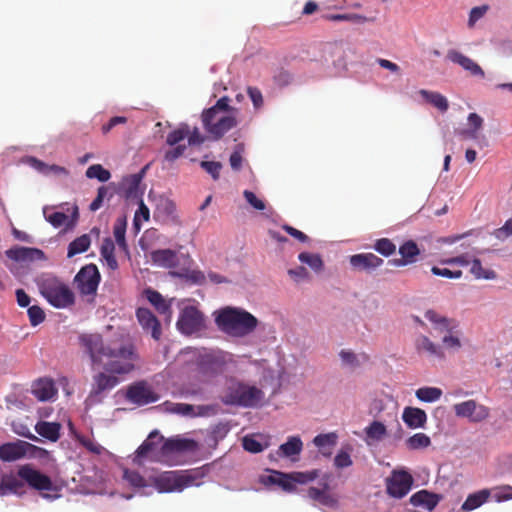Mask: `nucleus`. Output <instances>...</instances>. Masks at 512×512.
<instances>
[{
  "label": "nucleus",
  "instance_id": "58",
  "mask_svg": "<svg viewBox=\"0 0 512 512\" xmlns=\"http://www.w3.org/2000/svg\"><path fill=\"white\" fill-rule=\"evenodd\" d=\"M201 168H203L208 174L212 176L214 180H218L220 177V171L222 169V164L217 161H202L200 163Z\"/></svg>",
  "mask_w": 512,
  "mask_h": 512
},
{
  "label": "nucleus",
  "instance_id": "20",
  "mask_svg": "<svg viewBox=\"0 0 512 512\" xmlns=\"http://www.w3.org/2000/svg\"><path fill=\"white\" fill-rule=\"evenodd\" d=\"M136 317L143 330L150 332L153 339L159 340L161 338V324L149 309L138 308Z\"/></svg>",
  "mask_w": 512,
  "mask_h": 512
},
{
  "label": "nucleus",
  "instance_id": "7",
  "mask_svg": "<svg viewBox=\"0 0 512 512\" xmlns=\"http://www.w3.org/2000/svg\"><path fill=\"white\" fill-rule=\"evenodd\" d=\"M321 62L333 76L347 70V46L343 41L325 43L321 49Z\"/></svg>",
  "mask_w": 512,
  "mask_h": 512
},
{
  "label": "nucleus",
  "instance_id": "10",
  "mask_svg": "<svg viewBox=\"0 0 512 512\" xmlns=\"http://www.w3.org/2000/svg\"><path fill=\"white\" fill-rule=\"evenodd\" d=\"M176 326L184 335L200 332L205 327L204 315L196 307L186 306L181 310Z\"/></svg>",
  "mask_w": 512,
  "mask_h": 512
},
{
  "label": "nucleus",
  "instance_id": "11",
  "mask_svg": "<svg viewBox=\"0 0 512 512\" xmlns=\"http://www.w3.org/2000/svg\"><path fill=\"white\" fill-rule=\"evenodd\" d=\"M101 280L100 272L95 264L83 266L74 278V284L82 295H94Z\"/></svg>",
  "mask_w": 512,
  "mask_h": 512
},
{
  "label": "nucleus",
  "instance_id": "33",
  "mask_svg": "<svg viewBox=\"0 0 512 512\" xmlns=\"http://www.w3.org/2000/svg\"><path fill=\"white\" fill-rule=\"evenodd\" d=\"M415 347L419 353L426 352L430 356H435L440 359H443L445 357V354L442 351V349L425 335H420L419 337H417L415 341Z\"/></svg>",
  "mask_w": 512,
  "mask_h": 512
},
{
  "label": "nucleus",
  "instance_id": "49",
  "mask_svg": "<svg viewBox=\"0 0 512 512\" xmlns=\"http://www.w3.org/2000/svg\"><path fill=\"white\" fill-rule=\"evenodd\" d=\"M298 259L300 262L309 265L315 271H320L323 267V261L318 254L302 252L299 254Z\"/></svg>",
  "mask_w": 512,
  "mask_h": 512
},
{
  "label": "nucleus",
  "instance_id": "51",
  "mask_svg": "<svg viewBox=\"0 0 512 512\" xmlns=\"http://www.w3.org/2000/svg\"><path fill=\"white\" fill-rule=\"evenodd\" d=\"M470 271L477 279H494L496 277L495 272L493 270H485L482 267L481 261L477 258L472 261Z\"/></svg>",
  "mask_w": 512,
  "mask_h": 512
},
{
  "label": "nucleus",
  "instance_id": "32",
  "mask_svg": "<svg viewBox=\"0 0 512 512\" xmlns=\"http://www.w3.org/2000/svg\"><path fill=\"white\" fill-rule=\"evenodd\" d=\"M303 449V442L299 436H290L279 446L277 454L281 457L291 458L299 455Z\"/></svg>",
  "mask_w": 512,
  "mask_h": 512
},
{
  "label": "nucleus",
  "instance_id": "2",
  "mask_svg": "<svg viewBox=\"0 0 512 512\" xmlns=\"http://www.w3.org/2000/svg\"><path fill=\"white\" fill-rule=\"evenodd\" d=\"M215 323L229 336L245 337L256 329L258 319L244 309L228 306L215 312Z\"/></svg>",
  "mask_w": 512,
  "mask_h": 512
},
{
  "label": "nucleus",
  "instance_id": "50",
  "mask_svg": "<svg viewBox=\"0 0 512 512\" xmlns=\"http://www.w3.org/2000/svg\"><path fill=\"white\" fill-rule=\"evenodd\" d=\"M156 211L165 217H174L176 213V205L169 198H160L157 203Z\"/></svg>",
  "mask_w": 512,
  "mask_h": 512
},
{
  "label": "nucleus",
  "instance_id": "44",
  "mask_svg": "<svg viewBox=\"0 0 512 512\" xmlns=\"http://www.w3.org/2000/svg\"><path fill=\"white\" fill-rule=\"evenodd\" d=\"M326 20L337 22V21H349L354 23H365L367 21L373 20L372 18H367L366 16L355 14V13H347V14H330L324 16Z\"/></svg>",
  "mask_w": 512,
  "mask_h": 512
},
{
  "label": "nucleus",
  "instance_id": "17",
  "mask_svg": "<svg viewBox=\"0 0 512 512\" xmlns=\"http://www.w3.org/2000/svg\"><path fill=\"white\" fill-rule=\"evenodd\" d=\"M117 375L118 374H110L105 370L95 374L93 376V384L89 393V398L98 400L104 392L109 391L117 386L119 383Z\"/></svg>",
  "mask_w": 512,
  "mask_h": 512
},
{
  "label": "nucleus",
  "instance_id": "42",
  "mask_svg": "<svg viewBox=\"0 0 512 512\" xmlns=\"http://www.w3.org/2000/svg\"><path fill=\"white\" fill-rule=\"evenodd\" d=\"M431 445V439L425 433H416L406 440V446L410 450L427 448Z\"/></svg>",
  "mask_w": 512,
  "mask_h": 512
},
{
  "label": "nucleus",
  "instance_id": "55",
  "mask_svg": "<svg viewBox=\"0 0 512 512\" xmlns=\"http://www.w3.org/2000/svg\"><path fill=\"white\" fill-rule=\"evenodd\" d=\"M178 276L198 285H203L206 281L205 274L200 270H186L185 272L178 274Z\"/></svg>",
  "mask_w": 512,
  "mask_h": 512
},
{
  "label": "nucleus",
  "instance_id": "14",
  "mask_svg": "<svg viewBox=\"0 0 512 512\" xmlns=\"http://www.w3.org/2000/svg\"><path fill=\"white\" fill-rule=\"evenodd\" d=\"M17 474L31 488L37 491L42 492L54 490V484L51 478L28 464L21 466L18 469Z\"/></svg>",
  "mask_w": 512,
  "mask_h": 512
},
{
  "label": "nucleus",
  "instance_id": "28",
  "mask_svg": "<svg viewBox=\"0 0 512 512\" xmlns=\"http://www.w3.org/2000/svg\"><path fill=\"white\" fill-rule=\"evenodd\" d=\"M25 489L24 480L15 475H4L0 481V496L22 494Z\"/></svg>",
  "mask_w": 512,
  "mask_h": 512
},
{
  "label": "nucleus",
  "instance_id": "15",
  "mask_svg": "<svg viewBox=\"0 0 512 512\" xmlns=\"http://www.w3.org/2000/svg\"><path fill=\"white\" fill-rule=\"evenodd\" d=\"M126 399L131 403L142 406L158 401L159 396L146 381L141 380L128 386Z\"/></svg>",
  "mask_w": 512,
  "mask_h": 512
},
{
  "label": "nucleus",
  "instance_id": "29",
  "mask_svg": "<svg viewBox=\"0 0 512 512\" xmlns=\"http://www.w3.org/2000/svg\"><path fill=\"white\" fill-rule=\"evenodd\" d=\"M33 395L40 401H47L57 393L54 382L51 379H39L33 384Z\"/></svg>",
  "mask_w": 512,
  "mask_h": 512
},
{
  "label": "nucleus",
  "instance_id": "64",
  "mask_svg": "<svg viewBox=\"0 0 512 512\" xmlns=\"http://www.w3.org/2000/svg\"><path fill=\"white\" fill-rule=\"evenodd\" d=\"M443 345L452 350H459L461 348V341L460 338L457 335H454L453 333H448L444 335L442 338Z\"/></svg>",
  "mask_w": 512,
  "mask_h": 512
},
{
  "label": "nucleus",
  "instance_id": "41",
  "mask_svg": "<svg viewBox=\"0 0 512 512\" xmlns=\"http://www.w3.org/2000/svg\"><path fill=\"white\" fill-rule=\"evenodd\" d=\"M415 394L420 401L431 403L441 398L442 390L437 387H421Z\"/></svg>",
  "mask_w": 512,
  "mask_h": 512
},
{
  "label": "nucleus",
  "instance_id": "47",
  "mask_svg": "<svg viewBox=\"0 0 512 512\" xmlns=\"http://www.w3.org/2000/svg\"><path fill=\"white\" fill-rule=\"evenodd\" d=\"M373 248L384 257H389L396 252V245L388 238L377 239Z\"/></svg>",
  "mask_w": 512,
  "mask_h": 512
},
{
  "label": "nucleus",
  "instance_id": "13",
  "mask_svg": "<svg viewBox=\"0 0 512 512\" xmlns=\"http://www.w3.org/2000/svg\"><path fill=\"white\" fill-rule=\"evenodd\" d=\"M413 485V477L410 473L404 470L393 471L391 476L386 479L387 493L394 497L401 499L406 496Z\"/></svg>",
  "mask_w": 512,
  "mask_h": 512
},
{
  "label": "nucleus",
  "instance_id": "36",
  "mask_svg": "<svg viewBox=\"0 0 512 512\" xmlns=\"http://www.w3.org/2000/svg\"><path fill=\"white\" fill-rule=\"evenodd\" d=\"M90 245L91 238L88 234L77 237L68 245L67 257L72 258L77 254L86 252Z\"/></svg>",
  "mask_w": 512,
  "mask_h": 512
},
{
  "label": "nucleus",
  "instance_id": "56",
  "mask_svg": "<svg viewBox=\"0 0 512 512\" xmlns=\"http://www.w3.org/2000/svg\"><path fill=\"white\" fill-rule=\"evenodd\" d=\"M27 312L32 326H37L45 320V313L43 309L37 305L29 307Z\"/></svg>",
  "mask_w": 512,
  "mask_h": 512
},
{
  "label": "nucleus",
  "instance_id": "38",
  "mask_svg": "<svg viewBox=\"0 0 512 512\" xmlns=\"http://www.w3.org/2000/svg\"><path fill=\"white\" fill-rule=\"evenodd\" d=\"M468 124L470 126L469 129L462 130L460 135L464 139H476L478 136L479 130L483 126V118L479 116L477 113H470L468 115Z\"/></svg>",
  "mask_w": 512,
  "mask_h": 512
},
{
  "label": "nucleus",
  "instance_id": "35",
  "mask_svg": "<svg viewBox=\"0 0 512 512\" xmlns=\"http://www.w3.org/2000/svg\"><path fill=\"white\" fill-rule=\"evenodd\" d=\"M328 489L329 486L327 483L324 484L322 489L310 487L308 489V496L322 505L333 506L336 503V500L328 493Z\"/></svg>",
  "mask_w": 512,
  "mask_h": 512
},
{
  "label": "nucleus",
  "instance_id": "54",
  "mask_svg": "<svg viewBox=\"0 0 512 512\" xmlns=\"http://www.w3.org/2000/svg\"><path fill=\"white\" fill-rule=\"evenodd\" d=\"M123 476L134 487L141 488L146 486L145 478L137 471L125 469Z\"/></svg>",
  "mask_w": 512,
  "mask_h": 512
},
{
  "label": "nucleus",
  "instance_id": "4",
  "mask_svg": "<svg viewBox=\"0 0 512 512\" xmlns=\"http://www.w3.org/2000/svg\"><path fill=\"white\" fill-rule=\"evenodd\" d=\"M219 98L217 103L202 115L205 129L215 138H221L226 132L237 125L236 118L229 109L227 100Z\"/></svg>",
  "mask_w": 512,
  "mask_h": 512
},
{
  "label": "nucleus",
  "instance_id": "3",
  "mask_svg": "<svg viewBox=\"0 0 512 512\" xmlns=\"http://www.w3.org/2000/svg\"><path fill=\"white\" fill-rule=\"evenodd\" d=\"M205 472L199 469L185 471H167L154 479L155 488L161 493L181 492L191 486H200L203 483Z\"/></svg>",
  "mask_w": 512,
  "mask_h": 512
},
{
  "label": "nucleus",
  "instance_id": "53",
  "mask_svg": "<svg viewBox=\"0 0 512 512\" xmlns=\"http://www.w3.org/2000/svg\"><path fill=\"white\" fill-rule=\"evenodd\" d=\"M244 144L239 143L235 146L233 153L230 155L229 162L230 166L234 171H239L242 167L244 153Z\"/></svg>",
  "mask_w": 512,
  "mask_h": 512
},
{
  "label": "nucleus",
  "instance_id": "24",
  "mask_svg": "<svg viewBox=\"0 0 512 512\" xmlns=\"http://www.w3.org/2000/svg\"><path fill=\"white\" fill-rule=\"evenodd\" d=\"M196 448L197 442L192 439L170 438L166 441L163 440L161 452L164 455H169L172 453L194 451Z\"/></svg>",
  "mask_w": 512,
  "mask_h": 512
},
{
  "label": "nucleus",
  "instance_id": "26",
  "mask_svg": "<svg viewBox=\"0 0 512 512\" xmlns=\"http://www.w3.org/2000/svg\"><path fill=\"white\" fill-rule=\"evenodd\" d=\"M404 423L411 429L422 428L427 422L426 412L417 407H405L402 413Z\"/></svg>",
  "mask_w": 512,
  "mask_h": 512
},
{
  "label": "nucleus",
  "instance_id": "22",
  "mask_svg": "<svg viewBox=\"0 0 512 512\" xmlns=\"http://www.w3.org/2000/svg\"><path fill=\"white\" fill-rule=\"evenodd\" d=\"M384 260L373 253H360L350 257L351 266L359 271L372 272L382 266Z\"/></svg>",
  "mask_w": 512,
  "mask_h": 512
},
{
  "label": "nucleus",
  "instance_id": "16",
  "mask_svg": "<svg viewBox=\"0 0 512 512\" xmlns=\"http://www.w3.org/2000/svg\"><path fill=\"white\" fill-rule=\"evenodd\" d=\"M146 169L147 167H144L140 172L123 178L120 193L128 202L135 204L142 199L143 191L140 189V184Z\"/></svg>",
  "mask_w": 512,
  "mask_h": 512
},
{
  "label": "nucleus",
  "instance_id": "48",
  "mask_svg": "<svg viewBox=\"0 0 512 512\" xmlns=\"http://www.w3.org/2000/svg\"><path fill=\"white\" fill-rule=\"evenodd\" d=\"M86 177L89 179H98L101 182H106L110 179V172L103 168L100 164H93L86 170Z\"/></svg>",
  "mask_w": 512,
  "mask_h": 512
},
{
  "label": "nucleus",
  "instance_id": "9",
  "mask_svg": "<svg viewBox=\"0 0 512 512\" xmlns=\"http://www.w3.org/2000/svg\"><path fill=\"white\" fill-rule=\"evenodd\" d=\"M231 360V355L221 350L210 351L200 354L197 359V365L201 373L206 375H216L222 373L227 363Z\"/></svg>",
  "mask_w": 512,
  "mask_h": 512
},
{
  "label": "nucleus",
  "instance_id": "30",
  "mask_svg": "<svg viewBox=\"0 0 512 512\" xmlns=\"http://www.w3.org/2000/svg\"><path fill=\"white\" fill-rule=\"evenodd\" d=\"M61 424L58 422H47V421H39L35 425V431L43 438L56 442L59 440L61 434Z\"/></svg>",
  "mask_w": 512,
  "mask_h": 512
},
{
  "label": "nucleus",
  "instance_id": "62",
  "mask_svg": "<svg viewBox=\"0 0 512 512\" xmlns=\"http://www.w3.org/2000/svg\"><path fill=\"white\" fill-rule=\"evenodd\" d=\"M494 498L497 502L512 499V486L504 485L494 489Z\"/></svg>",
  "mask_w": 512,
  "mask_h": 512
},
{
  "label": "nucleus",
  "instance_id": "46",
  "mask_svg": "<svg viewBox=\"0 0 512 512\" xmlns=\"http://www.w3.org/2000/svg\"><path fill=\"white\" fill-rule=\"evenodd\" d=\"M189 133V126L186 124L181 125L179 128L168 133L166 143L170 146H175L184 140L189 135Z\"/></svg>",
  "mask_w": 512,
  "mask_h": 512
},
{
  "label": "nucleus",
  "instance_id": "39",
  "mask_svg": "<svg viewBox=\"0 0 512 512\" xmlns=\"http://www.w3.org/2000/svg\"><path fill=\"white\" fill-rule=\"evenodd\" d=\"M113 234L115 237V241L118 244L119 248L125 252L129 253L128 244L126 242L125 234H126V222L124 220L118 219L113 227Z\"/></svg>",
  "mask_w": 512,
  "mask_h": 512
},
{
  "label": "nucleus",
  "instance_id": "34",
  "mask_svg": "<svg viewBox=\"0 0 512 512\" xmlns=\"http://www.w3.org/2000/svg\"><path fill=\"white\" fill-rule=\"evenodd\" d=\"M489 496L490 491L488 489H483L470 494L462 504L461 509L465 512L472 511L484 504L488 500Z\"/></svg>",
  "mask_w": 512,
  "mask_h": 512
},
{
  "label": "nucleus",
  "instance_id": "27",
  "mask_svg": "<svg viewBox=\"0 0 512 512\" xmlns=\"http://www.w3.org/2000/svg\"><path fill=\"white\" fill-rule=\"evenodd\" d=\"M440 501V496L427 490H420L410 497V503L416 507H424L432 511Z\"/></svg>",
  "mask_w": 512,
  "mask_h": 512
},
{
  "label": "nucleus",
  "instance_id": "6",
  "mask_svg": "<svg viewBox=\"0 0 512 512\" xmlns=\"http://www.w3.org/2000/svg\"><path fill=\"white\" fill-rule=\"evenodd\" d=\"M263 396L262 390L255 386L233 382L227 387L221 400L226 405L255 407L262 400Z\"/></svg>",
  "mask_w": 512,
  "mask_h": 512
},
{
  "label": "nucleus",
  "instance_id": "19",
  "mask_svg": "<svg viewBox=\"0 0 512 512\" xmlns=\"http://www.w3.org/2000/svg\"><path fill=\"white\" fill-rule=\"evenodd\" d=\"M164 437L157 430L152 431L147 439L137 448L133 462L141 465L143 458H151L157 447L163 443Z\"/></svg>",
  "mask_w": 512,
  "mask_h": 512
},
{
  "label": "nucleus",
  "instance_id": "12",
  "mask_svg": "<svg viewBox=\"0 0 512 512\" xmlns=\"http://www.w3.org/2000/svg\"><path fill=\"white\" fill-rule=\"evenodd\" d=\"M456 416L467 418L472 423L485 421L490 416V409L475 400H467L453 406Z\"/></svg>",
  "mask_w": 512,
  "mask_h": 512
},
{
  "label": "nucleus",
  "instance_id": "23",
  "mask_svg": "<svg viewBox=\"0 0 512 512\" xmlns=\"http://www.w3.org/2000/svg\"><path fill=\"white\" fill-rule=\"evenodd\" d=\"M447 58L451 62L461 66L471 76L484 78L485 73L483 69L473 59L465 56L461 52L457 50H449L447 53Z\"/></svg>",
  "mask_w": 512,
  "mask_h": 512
},
{
  "label": "nucleus",
  "instance_id": "40",
  "mask_svg": "<svg viewBox=\"0 0 512 512\" xmlns=\"http://www.w3.org/2000/svg\"><path fill=\"white\" fill-rule=\"evenodd\" d=\"M165 411L183 416H195L194 406L187 403H173L166 401L163 403Z\"/></svg>",
  "mask_w": 512,
  "mask_h": 512
},
{
  "label": "nucleus",
  "instance_id": "25",
  "mask_svg": "<svg viewBox=\"0 0 512 512\" xmlns=\"http://www.w3.org/2000/svg\"><path fill=\"white\" fill-rule=\"evenodd\" d=\"M150 256L155 265L167 269L175 268L179 263L176 251L171 249L154 250L151 252Z\"/></svg>",
  "mask_w": 512,
  "mask_h": 512
},
{
  "label": "nucleus",
  "instance_id": "45",
  "mask_svg": "<svg viewBox=\"0 0 512 512\" xmlns=\"http://www.w3.org/2000/svg\"><path fill=\"white\" fill-rule=\"evenodd\" d=\"M365 432L368 438L376 441L383 439L387 434L386 426L379 421H373L365 428Z\"/></svg>",
  "mask_w": 512,
  "mask_h": 512
},
{
  "label": "nucleus",
  "instance_id": "57",
  "mask_svg": "<svg viewBox=\"0 0 512 512\" xmlns=\"http://www.w3.org/2000/svg\"><path fill=\"white\" fill-rule=\"evenodd\" d=\"M352 464L353 461L351 459L349 451L347 450H340L334 458V465L338 469L350 467Z\"/></svg>",
  "mask_w": 512,
  "mask_h": 512
},
{
  "label": "nucleus",
  "instance_id": "59",
  "mask_svg": "<svg viewBox=\"0 0 512 512\" xmlns=\"http://www.w3.org/2000/svg\"><path fill=\"white\" fill-rule=\"evenodd\" d=\"M492 235L500 241L512 237V218L508 219L502 227L495 229Z\"/></svg>",
  "mask_w": 512,
  "mask_h": 512
},
{
  "label": "nucleus",
  "instance_id": "63",
  "mask_svg": "<svg viewBox=\"0 0 512 512\" xmlns=\"http://www.w3.org/2000/svg\"><path fill=\"white\" fill-rule=\"evenodd\" d=\"M242 445L246 451L251 453H259L263 450L262 444L253 437H244Z\"/></svg>",
  "mask_w": 512,
  "mask_h": 512
},
{
  "label": "nucleus",
  "instance_id": "37",
  "mask_svg": "<svg viewBox=\"0 0 512 512\" xmlns=\"http://www.w3.org/2000/svg\"><path fill=\"white\" fill-rule=\"evenodd\" d=\"M337 435L335 433L319 434L313 439L315 446L321 449L324 456L331 455V448L336 445Z\"/></svg>",
  "mask_w": 512,
  "mask_h": 512
},
{
  "label": "nucleus",
  "instance_id": "60",
  "mask_svg": "<svg viewBox=\"0 0 512 512\" xmlns=\"http://www.w3.org/2000/svg\"><path fill=\"white\" fill-rule=\"evenodd\" d=\"M243 196L245 200L256 210H264L266 208L265 202L259 199L254 192L244 190Z\"/></svg>",
  "mask_w": 512,
  "mask_h": 512
},
{
  "label": "nucleus",
  "instance_id": "8",
  "mask_svg": "<svg viewBox=\"0 0 512 512\" xmlns=\"http://www.w3.org/2000/svg\"><path fill=\"white\" fill-rule=\"evenodd\" d=\"M319 476V470L314 469L305 472H290L284 473L281 471L272 470L264 480L266 485H277L285 492H294L297 484H307L314 481Z\"/></svg>",
  "mask_w": 512,
  "mask_h": 512
},
{
  "label": "nucleus",
  "instance_id": "31",
  "mask_svg": "<svg viewBox=\"0 0 512 512\" xmlns=\"http://www.w3.org/2000/svg\"><path fill=\"white\" fill-rule=\"evenodd\" d=\"M145 295L147 300L156 308V310L163 315H166L168 320H170L172 315L171 304L167 302L163 296L156 290L146 289Z\"/></svg>",
  "mask_w": 512,
  "mask_h": 512
},
{
  "label": "nucleus",
  "instance_id": "61",
  "mask_svg": "<svg viewBox=\"0 0 512 512\" xmlns=\"http://www.w3.org/2000/svg\"><path fill=\"white\" fill-rule=\"evenodd\" d=\"M431 272L436 276H441V277L450 278V279H458L462 276L461 270L452 271L448 268H439L436 266L432 267Z\"/></svg>",
  "mask_w": 512,
  "mask_h": 512
},
{
  "label": "nucleus",
  "instance_id": "18",
  "mask_svg": "<svg viewBox=\"0 0 512 512\" xmlns=\"http://www.w3.org/2000/svg\"><path fill=\"white\" fill-rule=\"evenodd\" d=\"M35 448L32 444L17 440L15 442H7L0 446V459L5 462L19 460L26 456L30 449Z\"/></svg>",
  "mask_w": 512,
  "mask_h": 512
},
{
  "label": "nucleus",
  "instance_id": "43",
  "mask_svg": "<svg viewBox=\"0 0 512 512\" xmlns=\"http://www.w3.org/2000/svg\"><path fill=\"white\" fill-rule=\"evenodd\" d=\"M420 250L417 244L412 241H406L399 247V254L408 261V263H414L416 261V256H418Z\"/></svg>",
  "mask_w": 512,
  "mask_h": 512
},
{
  "label": "nucleus",
  "instance_id": "5",
  "mask_svg": "<svg viewBox=\"0 0 512 512\" xmlns=\"http://www.w3.org/2000/svg\"><path fill=\"white\" fill-rule=\"evenodd\" d=\"M41 295L54 307L66 308L74 303V294L60 279L47 276L39 282Z\"/></svg>",
  "mask_w": 512,
  "mask_h": 512
},
{
  "label": "nucleus",
  "instance_id": "52",
  "mask_svg": "<svg viewBox=\"0 0 512 512\" xmlns=\"http://www.w3.org/2000/svg\"><path fill=\"white\" fill-rule=\"evenodd\" d=\"M76 440L81 444L84 448H86L90 453L95 455H100L104 448L96 442L94 439H91L84 435H76Z\"/></svg>",
  "mask_w": 512,
  "mask_h": 512
},
{
  "label": "nucleus",
  "instance_id": "21",
  "mask_svg": "<svg viewBox=\"0 0 512 512\" xmlns=\"http://www.w3.org/2000/svg\"><path fill=\"white\" fill-rule=\"evenodd\" d=\"M6 256L16 262H32L45 260V253L38 248L15 246L8 249Z\"/></svg>",
  "mask_w": 512,
  "mask_h": 512
},
{
  "label": "nucleus",
  "instance_id": "1",
  "mask_svg": "<svg viewBox=\"0 0 512 512\" xmlns=\"http://www.w3.org/2000/svg\"><path fill=\"white\" fill-rule=\"evenodd\" d=\"M79 344L93 366L102 367L110 374L127 375L137 368L139 354L129 340L105 343L98 333H84L79 336Z\"/></svg>",
  "mask_w": 512,
  "mask_h": 512
}]
</instances>
